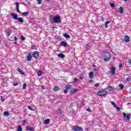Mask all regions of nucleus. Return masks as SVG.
I'll use <instances>...</instances> for the list:
<instances>
[{
    "label": "nucleus",
    "instance_id": "59",
    "mask_svg": "<svg viewBox=\"0 0 131 131\" xmlns=\"http://www.w3.org/2000/svg\"><path fill=\"white\" fill-rule=\"evenodd\" d=\"M0 42H1V40H0Z\"/></svg>",
    "mask_w": 131,
    "mask_h": 131
},
{
    "label": "nucleus",
    "instance_id": "8",
    "mask_svg": "<svg viewBox=\"0 0 131 131\" xmlns=\"http://www.w3.org/2000/svg\"><path fill=\"white\" fill-rule=\"evenodd\" d=\"M6 33H7V36H10L11 35V33H12L11 29H7L6 30Z\"/></svg>",
    "mask_w": 131,
    "mask_h": 131
},
{
    "label": "nucleus",
    "instance_id": "5",
    "mask_svg": "<svg viewBox=\"0 0 131 131\" xmlns=\"http://www.w3.org/2000/svg\"><path fill=\"white\" fill-rule=\"evenodd\" d=\"M123 116L126 118L127 120H129V119H130L131 115L130 114H126V113H123Z\"/></svg>",
    "mask_w": 131,
    "mask_h": 131
},
{
    "label": "nucleus",
    "instance_id": "33",
    "mask_svg": "<svg viewBox=\"0 0 131 131\" xmlns=\"http://www.w3.org/2000/svg\"><path fill=\"white\" fill-rule=\"evenodd\" d=\"M17 85H19V83L16 82L13 83V86H17Z\"/></svg>",
    "mask_w": 131,
    "mask_h": 131
},
{
    "label": "nucleus",
    "instance_id": "39",
    "mask_svg": "<svg viewBox=\"0 0 131 131\" xmlns=\"http://www.w3.org/2000/svg\"><path fill=\"white\" fill-rule=\"evenodd\" d=\"M1 100L2 102H4L5 101V98H4V97H3V96L1 97Z\"/></svg>",
    "mask_w": 131,
    "mask_h": 131
},
{
    "label": "nucleus",
    "instance_id": "51",
    "mask_svg": "<svg viewBox=\"0 0 131 131\" xmlns=\"http://www.w3.org/2000/svg\"><path fill=\"white\" fill-rule=\"evenodd\" d=\"M74 81H77V78H75L74 79Z\"/></svg>",
    "mask_w": 131,
    "mask_h": 131
},
{
    "label": "nucleus",
    "instance_id": "21",
    "mask_svg": "<svg viewBox=\"0 0 131 131\" xmlns=\"http://www.w3.org/2000/svg\"><path fill=\"white\" fill-rule=\"evenodd\" d=\"M60 90V88L57 86H55L54 88V92H58Z\"/></svg>",
    "mask_w": 131,
    "mask_h": 131
},
{
    "label": "nucleus",
    "instance_id": "14",
    "mask_svg": "<svg viewBox=\"0 0 131 131\" xmlns=\"http://www.w3.org/2000/svg\"><path fill=\"white\" fill-rule=\"evenodd\" d=\"M4 115L5 117H8V116H10V113L8 111L4 112Z\"/></svg>",
    "mask_w": 131,
    "mask_h": 131
},
{
    "label": "nucleus",
    "instance_id": "12",
    "mask_svg": "<svg viewBox=\"0 0 131 131\" xmlns=\"http://www.w3.org/2000/svg\"><path fill=\"white\" fill-rule=\"evenodd\" d=\"M15 5H16V10L18 12V13H21V12L19 10V4L18 3V2L15 3Z\"/></svg>",
    "mask_w": 131,
    "mask_h": 131
},
{
    "label": "nucleus",
    "instance_id": "37",
    "mask_svg": "<svg viewBox=\"0 0 131 131\" xmlns=\"http://www.w3.org/2000/svg\"><path fill=\"white\" fill-rule=\"evenodd\" d=\"M38 2V4L39 5H40L41 4V2H42V0H36Z\"/></svg>",
    "mask_w": 131,
    "mask_h": 131
},
{
    "label": "nucleus",
    "instance_id": "56",
    "mask_svg": "<svg viewBox=\"0 0 131 131\" xmlns=\"http://www.w3.org/2000/svg\"><path fill=\"white\" fill-rule=\"evenodd\" d=\"M80 78L81 79H82V77H80Z\"/></svg>",
    "mask_w": 131,
    "mask_h": 131
},
{
    "label": "nucleus",
    "instance_id": "49",
    "mask_svg": "<svg viewBox=\"0 0 131 131\" xmlns=\"http://www.w3.org/2000/svg\"><path fill=\"white\" fill-rule=\"evenodd\" d=\"M41 88L42 90H45V85H42Z\"/></svg>",
    "mask_w": 131,
    "mask_h": 131
},
{
    "label": "nucleus",
    "instance_id": "38",
    "mask_svg": "<svg viewBox=\"0 0 131 131\" xmlns=\"http://www.w3.org/2000/svg\"><path fill=\"white\" fill-rule=\"evenodd\" d=\"M99 86H100V83H96V84H95V86L96 88H98V87Z\"/></svg>",
    "mask_w": 131,
    "mask_h": 131
},
{
    "label": "nucleus",
    "instance_id": "24",
    "mask_svg": "<svg viewBox=\"0 0 131 131\" xmlns=\"http://www.w3.org/2000/svg\"><path fill=\"white\" fill-rule=\"evenodd\" d=\"M17 71L20 73V74H24V72H23V70L20 69V68H18Z\"/></svg>",
    "mask_w": 131,
    "mask_h": 131
},
{
    "label": "nucleus",
    "instance_id": "29",
    "mask_svg": "<svg viewBox=\"0 0 131 131\" xmlns=\"http://www.w3.org/2000/svg\"><path fill=\"white\" fill-rule=\"evenodd\" d=\"M66 90H70L71 89V85H67L66 86Z\"/></svg>",
    "mask_w": 131,
    "mask_h": 131
},
{
    "label": "nucleus",
    "instance_id": "58",
    "mask_svg": "<svg viewBox=\"0 0 131 131\" xmlns=\"http://www.w3.org/2000/svg\"><path fill=\"white\" fill-rule=\"evenodd\" d=\"M93 66H94V67H96V66H95V65H94Z\"/></svg>",
    "mask_w": 131,
    "mask_h": 131
},
{
    "label": "nucleus",
    "instance_id": "53",
    "mask_svg": "<svg viewBox=\"0 0 131 131\" xmlns=\"http://www.w3.org/2000/svg\"><path fill=\"white\" fill-rule=\"evenodd\" d=\"M124 2H127V1H128L129 0H124Z\"/></svg>",
    "mask_w": 131,
    "mask_h": 131
},
{
    "label": "nucleus",
    "instance_id": "42",
    "mask_svg": "<svg viewBox=\"0 0 131 131\" xmlns=\"http://www.w3.org/2000/svg\"><path fill=\"white\" fill-rule=\"evenodd\" d=\"M26 123V120H23V125H25Z\"/></svg>",
    "mask_w": 131,
    "mask_h": 131
},
{
    "label": "nucleus",
    "instance_id": "4",
    "mask_svg": "<svg viewBox=\"0 0 131 131\" xmlns=\"http://www.w3.org/2000/svg\"><path fill=\"white\" fill-rule=\"evenodd\" d=\"M33 54H32V52H30L28 54V56L27 58V61H28L29 62H30L31 61V59H32V55Z\"/></svg>",
    "mask_w": 131,
    "mask_h": 131
},
{
    "label": "nucleus",
    "instance_id": "48",
    "mask_svg": "<svg viewBox=\"0 0 131 131\" xmlns=\"http://www.w3.org/2000/svg\"><path fill=\"white\" fill-rule=\"evenodd\" d=\"M119 67V68H121V67H122V64L120 63Z\"/></svg>",
    "mask_w": 131,
    "mask_h": 131
},
{
    "label": "nucleus",
    "instance_id": "31",
    "mask_svg": "<svg viewBox=\"0 0 131 131\" xmlns=\"http://www.w3.org/2000/svg\"><path fill=\"white\" fill-rule=\"evenodd\" d=\"M27 86V84H26V83H24L23 85V89L24 90H26V87Z\"/></svg>",
    "mask_w": 131,
    "mask_h": 131
},
{
    "label": "nucleus",
    "instance_id": "13",
    "mask_svg": "<svg viewBox=\"0 0 131 131\" xmlns=\"http://www.w3.org/2000/svg\"><path fill=\"white\" fill-rule=\"evenodd\" d=\"M124 39L126 42H128L129 41V37L127 35L125 36Z\"/></svg>",
    "mask_w": 131,
    "mask_h": 131
},
{
    "label": "nucleus",
    "instance_id": "45",
    "mask_svg": "<svg viewBox=\"0 0 131 131\" xmlns=\"http://www.w3.org/2000/svg\"><path fill=\"white\" fill-rule=\"evenodd\" d=\"M108 91H110V92L112 91V87H109L108 88Z\"/></svg>",
    "mask_w": 131,
    "mask_h": 131
},
{
    "label": "nucleus",
    "instance_id": "57",
    "mask_svg": "<svg viewBox=\"0 0 131 131\" xmlns=\"http://www.w3.org/2000/svg\"><path fill=\"white\" fill-rule=\"evenodd\" d=\"M130 104V103H127V105H129Z\"/></svg>",
    "mask_w": 131,
    "mask_h": 131
},
{
    "label": "nucleus",
    "instance_id": "43",
    "mask_svg": "<svg viewBox=\"0 0 131 131\" xmlns=\"http://www.w3.org/2000/svg\"><path fill=\"white\" fill-rule=\"evenodd\" d=\"M87 111H88V112H91L92 110L91 109V108L89 107V108L87 109Z\"/></svg>",
    "mask_w": 131,
    "mask_h": 131
},
{
    "label": "nucleus",
    "instance_id": "6",
    "mask_svg": "<svg viewBox=\"0 0 131 131\" xmlns=\"http://www.w3.org/2000/svg\"><path fill=\"white\" fill-rule=\"evenodd\" d=\"M73 130L75 131H83L81 128L77 126H73Z\"/></svg>",
    "mask_w": 131,
    "mask_h": 131
},
{
    "label": "nucleus",
    "instance_id": "20",
    "mask_svg": "<svg viewBox=\"0 0 131 131\" xmlns=\"http://www.w3.org/2000/svg\"><path fill=\"white\" fill-rule=\"evenodd\" d=\"M64 37H66V38H70V35L68 34L64 33L63 34Z\"/></svg>",
    "mask_w": 131,
    "mask_h": 131
},
{
    "label": "nucleus",
    "instance_id": "3",
    "mask_svg": "<svg viewBox=\"0 0 131 131\" xmlns=\"http://www.w3.org/2000/svg\"><path fill=\"white\" fill-rule=\"evenodd\" d=\"M97 95H98V96H100V97H104V96H106V95H107V91H98L97 93Z\"/></svg>",
    "mask_w": 131,
    "mask_h": 131
},
{
    "label": "nucleus",
    "instance_id": "7",
    "mask_svg": "<svg viewBox=\"0 0 131 131\" xmlns=\"http://www.w3.org/2000/svg\"><path fill=\"white\" fill-rule=\"evenodd\" d=\"M111 75H114L115 74V68L114 67L111 68Z\"/></svg>",
    "mask_w": 131,
    "mask_h": 131
},
{
    "label": "nucleus",
    "instance_id": "55",
    "mask_svg": "<svg viewBox=\"0 0 131 131\" xmlns=\"http://www.w3.org/2000/svg\"><path fill=\"white\" fill-rule=\"evenodd\" d=\"M53 28H57V27H53Z\"/></svg>",
    "mask_w": 131,
    "mask_h": 131
},
{
    "label": "nucleus",
    "instance_id": "32",
    "mask_svg": "<svg viewBox=\"0 0 131 131\" xmlns=\"http://www.w3.org/2000/svg\"><path fill=\"white\" fill-rule=\"evenodd\" d=\"M17 130V131H22V127L20 125H19L18 127Z\"/></svg>",
    "mask_w": 131,
    "mask_h": 131
},
{
    "label": "nucleus",
    "instance_id": "18",
    "mask_svg": "<svg viewBox=\"0 0 131 131\" xmlns=\"http://www.w3.org/2000/svg\"><path fill=\"white\" fill-rule=\"evenodd\" d=\"M43 123L46 125L49 124L50 123V119H47L45 120L43 122Z\"/></svg>",
    "mask_w": 131,
    "mask_h": 131
},
{
    "label": "nucleus",
    "instance_id": "41",
    "mask_svg": "<svg viewBox=\"0 0 131 131\" xmlns=\"http://www.w3.org/2000/svg\"><path fill=\"white\" fill-rule=\"evenodd\" d=\"M21 40H25V37L21 36Z\"/></svg>",
    "mask_w": 131,
    "mask_h": 131
},
{
    "label": "nucleus",
    "instance_id": "34",
    "mask_svg": "<svg viewBox=\"0 0 131 131\" xmlns=\"http://www.w3.org/2000/svg\"><path fill=\"white\" fill-rule=\"evenodd\" d=\"M28 109H29L30 110H31V111H33V108H32V107H31V106L28 105Z\"/></svg>",
    "mask_w": 131,
    "mask_h": 131
},
{
    "label": "nucleus",
    "instance_id": "50",
    "mask_svg": "<svg viewBox=\"0 0 131 131\" xmlns=\"http://www.w3.org/2000/svg\"><path fill=\"white\" fill-rule=\"evenodd\" d=\"M31 49H32V50H34L35 48H34V46H32Z\"/></svg>",
    "mask_w": 131,
    "mask_h": 131
},
{
    "label": "nucleus",
    "instance_id": "40",
    "mask_svg": "<svg viewBox=\"0 0 131 131\" xmlns=\"http://www.w3.org/2000/svg\"><path fill=\"white\" fill-rule=\"evenodd\" d=\"M126 81H128V82L130 81V78L129 77L126 78Z\"/></svg>",
    "mask_w": 131,
    "mask_h": 131
},
{
    "label": "nucleus",
    "instance_id": "27",
    "mask_svg": "<svg viewBox=\"0 0 131 131\" xmlns=\"http://www.w3.org/2000/svg\"><path fill=\"white\" fill-rule=\"evenodd\" d=\"M110 23V21H107L105 23V28H108V25Z\"/></svg>",
    "mask_w": 131,
    "mask_h": 131
},
{
    "label": "nucleus",
    "instance_id": "15",
    "mask_svg": "<svg viewBox=\"0 0 131 131\" xmlns=\"http://www.w3.org/2000/svg\"><path fill=\"white\" fill-rule=\"evenodd\" d=\"M60 45L61 46H63V47H68V44L65 41H62L60 43Z\"/></svg>",
    "mask_w": 131,
    "mask_h": 131
},
{
    "label": "nucleus",
    "instance_id": "11",
    "mask_svg": "<svg viewBox=\"0 0 131 131\" xmlns=\"http://www.w3.org/2000/svg\"><path fill=\"white\" fill-rule=\"evenodd\" d=\"M111 103L112 105H114V107H115V108H116V109H117V110H119V109H120L119 107H117V106L116 105L114 102L111 101Z\"/></svg>",
    "mask_w": 131,
    "mask_h": 131
},
{
    "label": "nucleus",
    "instance_id": "9",
    "mask_svg": "<svg viewBox=\"0 0 131 131\" xmlns=\"http://www.w3.org/2000/svg\"><path fill=\"white\" fill-rule=\"evenodd\" d=\"M32 56H33L34 58H38L39 57V53L37 51H36L34 53L32 52Z\"/></svg>",
    "mask_w": 131,
    "mask_h": 131
},
{
    "label": "nucleus",
    "instance_id": "23",
    "mask_svg": "<svg viewBox=\"0 0 131 131\" xmlns=\"http://www.w3.org/2000/svg\"><path fill=\"white\" fill-rule=\"evenodd\" d=\"M77 92V89H72L71 91V94H75Z\"/></svg>",
    "mask_w": 131,
    "mask_h": 131
},
{
    "label": "nucleus",
    "instance_id": "26",
    "mask_svg": "<svg viewBox=\"0 0 131 131\" xmlns=\"http://www.w3.org/2000/svg\"><path fill=\"white\" fill-rule=\"evenodd\" d=\"M119 12H120V14H123V8H122V7H120L119 8Z\"/></svg>",
    "mask_w": 131,
    "mask_h": 131
},
{
    "label": "nucleus",
    "instance_id": "44",
    "mask_svg": "<svg viewBox=\"0 0 131 131\" xmlns=\"http://www.w3.org/2000/svg\"><path fill=\"white\" fill-rule=\"evenodd\" d=\"M64 93V94H67V93H68V90H67V89L65 90Z\"/></svg>",
    "mask_w": 131,
    "mask_h": 131
},
{
    "label": "nucleus",
    "instance_id": "54",
    "mask_svg": "<svg viewBox=\"0 0 131 131\" xmlns=\"http://www.w3.org/2000/svg\"><path fill=\"white\" fill-rule=\"evenodd\" d=\"M14 45H17V42H14Z\"/></svg>",
    "mask_w": 131,
    "mask_h": 131
},
{
    "label": "nucleus",
    "instance_id": "10",
    "mask_svg": "<svg viewBox=\"0 0 131 131\" xmlns=\"http://www.w3.org/2000/svg\"><path fill=\"white\" fill-rule=\"evenodd\" d=\"M11 15L14 20H17L18 18V14H17L16 13H12Z\"/></svg>",
    "mask_w": 131,
    "mask_h": 131
},
{
    "label": "nucleus",
    "instance_id": "2",
    "mask_svg": "<svg viewBox=\"0 0 131 131\" xmlns=\"http://www.w3.org/2000/svg\"><path fill=\"white\" fill-rule=\"evenodd\" d=\"M103 59L105 62H109L110 59L111 58V54L109 52H105L103 54Z\"/></svg>",
    "mask_w": 131,
    "mask_h": 131
},
{
    "label": "nucleus",
    "instance_id": "28",
    "mask_svg": "<svg viewBox=\"0 0 131 131\" xmlns=\"http://www.w3.org/2000/svg\"><path fill=\"white\" fill-rule=\"evenodd\" d=\"M22 14H23L24 16H28V15L29 14V12H23V13H22Z\"/></svg>",
    "mask_w": 131,
    "mask_h": 131
},
{
    "label": "nucleus",
    "instance_id": "19",
    "mask_svg": "<svg viewBox=\"0 0 131 131\" xmlns=\"http://www.w3.org/2000/svg\"><path fill=\"white\" fill-rule=\"evenodd\" d=\"M58 56L60 57L62 59H63V58H65V55L64 54H63L62 53L59 54L58 55Z\"/></svg>",
    "mask_w": 131,
    "mask_h": 131
},
{
    "label": "nucleus",
    "instance_id": "16",
    "mask_svg": "<svg viewBox=\"0 0 131 131\" xmlns=\"http://www.w3.org/2000/svg\"><path fill=\"white\" fill-rule=\"evenodd\" d=\"M89 77L93 79L94 78V72H91L89 73Z\"/></svg>",
    "mask_w": 131,
    "mask_h": 131
},
{
    "label": "nucleus",
    "instance_id": "1",
    "mask_svg": "<svg viewBox=\"0 0 131 131\" xmlns=\"http://www.w3.org/2000/svg\"><path fill=\"white\" fill-rule=\"evenodd\" d=\"M51 23H60L61 22V18L59 16H54L53 15H50L49 18Z\"/></svg>",
    "mask_w": 131,
    "mask_h": 131
},
{
    "label": "nucleus",
    "instance_id": "47",
    "mask_svg": "<svg viewBox=\"0 0 131 131\" xmlns=\"http://www.w3.org/2000/svg\"><path fill=\"white\" fill-rule=\"evenodd\" d=\"M128 63L131 65V60H128Z\"/></svg>",
    "mask_w": 131,
    "mask_h": 131
},
{
    "label": "nucleus",
    "instance_id": "17",
    "mask_svg": "<svg viewBox=\"0 0 131 131\" xmlns=\"http://www.w3.org/2000/svg\"><path fill=\"white\" fill-rule=\"evenodd\" d=\"M17 20L18 22H20V23H23V22H24L23 18L22 17H18Z\"/></svg>",
    "mask_w": 131,
    "mask_h": 131
},
{
    "label": "nucleus",
    "instance_id": "35",
    "mask_svg": "<svg viewBox=\"0 0 131 131\" xmlns=\"http://www.w3.org/2000/svg\"><path fill=\"white\" fill-rule=\"evenodd\" d=\"M93 71H94L95 72H98L99 69H98V68L93 69Z\"/></svg>",
    "mask_w": 131,
    "mask_h": 131
},
{
    "label": "nucleus",
    "instance_id": "25",
    "mask_svg": "<svg viewBox=\"0 0 131 131\" xmlns=\"http://www.w3.org/2000/svg\"><path fill=\"white\" fill-rule=\"evenodd\" d=\"M37 75H38V76H41V75H42V71H38Z\"/></svg>",
    "mask_w": 131,
    "mask_h": 131
},
{
    "label": "nucleus",
    "instance_id": "22",
    "mask_svg": "<svg viewBox=\"0 0 131 131\" xmlns=\"http://www.w3.org/2000/svg\"><path fill=\"white\" fill-rule=\"evenodd\" d=\"M27 130L34 131V128L31 127H27Z\"/></svg>",
    "mask_w": 131,
    "mask_h": 131
},
{
    "label": "nucleus",
    "instance_id": "30",
    "mask_svg": "<svg viewBox=\"0 0 131 131\" xmlns=\"http://www.w3.org/2000/svg\"><path fill=\"white\" fill-rule=\"evenodd\" d=\"M119 86L120 90H122V89H123V88H124V86L122 84H120L119 85Z\"/></svg>",
    "mask_w": 131,
    "mask_h": 131
},
{
    "label": "nucleus",
    "instance_id": "36",
    "mask_svg": "<svg viewBox=\"0 0 131 131\" xmlns=\"http://www.w3.org/2000/svg\"><path fill=\"white\" fill-rule=\"evenodd\" d=\"M110 6L112 8H114V7H115V5L114 4V3L110 4Z\"/></svg>",
    "mask_w": 131,
    "mask_h": 131
},
{
    "label": "nucleus",
    "instance_id": "46",
    "mask_svg": "<svg viewBox=\"0 0 131 131\" xmlns=\"http://www.w3.org/2000/svg\"><path fill=\"white\" fill-rule=\"evenodd\" d=\"M14 39L15 41H17V40H18V39L16 37H14Z\"/></svg>",
    "mask_w": 131,
    "mask_h": 131
},
{
    "label": "nucleus",
    "instance_id": "52",
    "mask_svg": "<svg viewBox=\"0 0 131 131\" xmlns=\"http://www.w3.org/2000/svg\"><path fill=\"white\" fill-rule=\"evenodd\" d=\"M101 20L102 21H104V19L103 18V17H102Z\"/></svg>",
    "mask_w": 131,
    "mask_h": 131
}]
</instances>
